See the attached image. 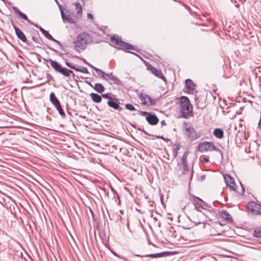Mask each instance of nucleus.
I'll return each mask as SVG.
<instances>
[{"label": "nucleus", "mask_w": 261, "mask_h": 261, "mask_svg": "<svg viewBox=\"0 0 261 261\" xmlns=\"http://www.w3.org/2000/svg\"><path fill=\"white\" fill-rule=\"evenodd\" d=\"M177 166H178V170L181 172V174H187V172H189L190 179H192L193 174V170H190L189 167L188 166V163H178Z\"/></svg>", "instance_id": "11"}, {"label": "nucleus", "mask_w": 261, "mask_h": 261, "mask_svg": "<svg viewBox=\"0 0 261 261\" xmlns=\"http://www.w3.org/2000/svg\"><path fill=\"white\" fill-rule=\"evenodd\" d=\"M65 64H66V65L68 67H69V68H70L71 69H74V70H75V68H76V65H74V64H72V63H70V62H68L67 60H66V61H65Z\"/></svg>", "instance_id": "35"}, {"label": "nucleus", "mask_w": 261, "mask_h": 261, "mask_svg": "<svg viewBox=\"0 0 261 261\" xmlns=\"http://www.w3.org/2000/svg\"><path fill=\"white\" fill-rule=\"evenodd\" d=\"M186 90L189 93L193 92L195 89V85L190 79H187L185 81Z\"/></svg>", "instance_id": "17"}, {"label": "nucleus", "mask_w": 261, "mask_h": 261, "mask_svg": "<svg viewBox=\"0 0 261 261\" xmlns=\"http://www.w3.org/2000/svg\"><path fill=\"white\" fill-rule=\"evenodd\" d=\"M61 15L64 22H68L70 23H74L76 22L74 16L72 13H64L60 9Z\"/></svg>", "instance_id": "13"}, {"label": "nucleus", "mask_w": 261, "mask_h": 261, "mask_svg": "<svg viewBox=\"0 0 261 261\" xmlns=\"http://www.w3.org/2000/svg\"><path fill=\"white\" fill-rule=\"evenodd\" d=\"M161 124H162V125H166V123L165 121V120H162L161 121Z\"/></svg>", "instance_id": "43"}, {"label": "nucleus", "mask_w": 261, "mask_h": 261, "mask_svg": "<svg viewBox=\"0 0 261 261\" xmlns=\"http://www.w3.org/2000/svg\"><path fill=\"white\" fill-rule=\"evenodd\" d=\"M125 108L126 109L130 110V111H134L136 110L134 106H133L132 104L130 103H126L125 105Z\"/></svg>", "instance_id": "36"}, {"label": "nucleus", "mask_w": 261, "mask_h": 261, "mask_svg": "<svg viewBox=\"0 0 261 261\" xmlns=\"http://www.w3.org/2000/svg\"><path fill=\"white\" fill-rule=\"evenodd\" d=\"M156 138H161V139H162L163 140H165V139L164 138L163 136H156Z\"/></svg>", "instance_id": "47"}, {"label": "nucleus", "mask_w": 261, "mask_h": 261, "mask_svg": "<svg viewBox=\"0 0 261 261\" xmlns=\"http://www.w3.org/2000/svg\"><path fill=\"white\" fill-rule=\"evenodd\" d=\"M254 237L261 238V229L255 230L253 232Z\"/></svg>", "instance_id": "34"}, {"label": "nucleus", "mask_w": 261, "mask_h": 261, "mask_svg": "<svg viewBox=\"0 0 261 261\" xmlns=\"http://www.w3.org/2000/svg\"><path fill=\"white\" fill-rule=\"evenodd\" d=\"M109 80L117 85H121L120 80L117 76L113 75L112 73H110V79Z\"/></svg>", "instance_id": "26"}, {"label": "nucleus", "mask_w": 261, "mask_h": 261, "mask_svg": "<svg viewBox=\"0 0 261 261\" xmlns=\"http://www.w3.org/2000/svg\"><path fill=\"white\" fill-rule=\"evenodd\" d=\"M216 149L215 145L210 142L204 141L199 143L197 150L201 152L211 151Z\"/></svg>", "instance_id": "7"}, {"label": "nucleus", "mask_w": 261, "mask_h": 261, "mask_svg": "<svg viewBox=\"0 0 261 261\" xmlns=\"http://www.w3.org/2000/svg\"><path fill=\"white\" fill-rule=\"evenodd\" d=\"M223 232L222 225L220 223H216L210 227L208 233L210 236H218Z\"/></svg>", "instance_id": "9"}, {"label": "nucleus", "mask_w": 261, "mask_h": 261, "mask_svg": "<svg viewBox=\"0 0 261 261\" xmlns=\"http://www.w3.org/2000/svg\"><path fill=\"white\" fill-rule=\"evenodd\" d=\"M88 84L93 88V87H94V86H93L90 83H88Z\"/></svg>", "instance_id": "49"}, {"label": "nucleus", "mask_w": 261, "mask_h": 261, "mask_svg": "<svg viewBox=\"0 0 261 261\" xmlns=\"http://www.w3.org/2000/svg\"><path fill=\"white\" fill-rule=\"evenodd\" d=\"M111 42L117 46V47L120 49H122L123 44L125 42L121 40V38L119 36H116L115 35L111 37Z\"/></svg>", "instance_id": "14"}, {"label": "nucleus", "mask_w": 261, "mask_h": 261, "mask_svg": "<svg viewBox=\"0 0 261 261\" xmlns=\"http://www.w3.org/2000/svg\"><path fill=\"white\" fill-rule=\"evenodd\" d=\"M76 71H79L84 73H88V70L86 67H77L75 69Z\"/></svg>", "instance_id": "29"}, {"label": "nucleus", "mask_w": 261, "mask_h": 261, "mask_svg": "<svg viewBox=\"0 0 261 261\" xmlns=\"http://www.w3.org/2000/svg\"><path fill=\"white\" fill-rule=\"evenodd\" d=\"M44 36L48 40H51L52 41L57 43L59 45L61 46V43L59 41L54 38L48 32H46Z\"/></svg>", "instance_id": "27"}, {"label": "nucleus", "mask_w": 261, "mask_h": 261, "mask_svg": "<svg viewBox=\"0 0 261 261\" xmlns=\"http://www.w3.org/2000/svg\"><path fill=\"white\" fill-rule=\"evenodd\" d=\"M91 67L93 68L94 69V70L96 72V73L101 77H102L105 73L103 71L96 67H94L93 66H91Z\"/></svg>", "instance_id": "31"}, {"label": "nucleus", "mask_w": 261, "mask_h": 261, "mask_svg": "<svg viewBox=\"0 0 261 261\" xmlns=\"http://www.w3.org/2000/svg\"><path fill=\"white\" fill-rule=\"evenodd\" d=\"M178 150H179L178 145H176L175 147H174L173 149V155L174 158H175L177 156Z\"/></svg>", "instance_id": "33"}, {"label": "nucleus", "mask_w": 261, "mask_h": 261, "mask_svg": "<svg viewBox=\"0 0 261 261\" xmlns=\"http://www.w3.org/2000/svg\"><path fill=\"white\" fill-rule=\"evenodd\" d=\"M184 129L185 135L190 141H193L199 137L196 130L191 125H188L186 123H184Z\"/></svg>", "instance_id": "4"}, {"label": "nucleus", "mask_w": 261, "mask_h": 261, "mask_svg": "<svg viewBox=\"0 0 261 261\" xmlns=\"http://www.w3.org/2000/svg\"><path fill=\"white\" fill-rule=\"evenodd\" d=\"M80 117H81V118H82L83 119H85L86 118V117L85 116H82V115H80Z\"/></svg>", "instance_id": "48"}, {"label": "nucleus", "mask_w": 261, "mask_h": 261, "mask_svg": "<svg viewBox=\"0 0 261 261\" xmlns=\"http://www.w3.org/2000/svg\"><path fill=\"white\" fill-rule=\"evenodd\" d=\"M51 67L55 70V71L60 73L65 77H68L72 74L74 76L73 72L65 67H63L62 65L56 61L51 59L49 60Z\"/></svg>", "instance_id": "3"}, {"label": "nucleus", "mask_w": 261, "mask_h": 261, "mask_svg": "<svg viewBox=\"0 0 261 261\" xmlns=\"http://www.w3.org/2000/svg\"><path fill=\"white\" fill-rule=\"evenodd\" d=\"M248 211L252 214L259 215L261 214V205L255 202L251 201L248 203Z\"/></svg>", "instance_id": "10"}, {"label": "nucleus", "mask_w": 261, "mask_h": 261, "mask_svg": "<svg viewBox=\"0 0 261 261\" xmlns=\"http://www.w3.org/2000/svg\"><path fill=\"white\" fill-rule=\"evenodd\" d=\"M92 42L93 38L89 34L86 32L81 33L76 37L74 49L77 53H80L81 50L85 49L88 44Z\"/></svg>", "instance_id": "1"}, {"label": "nucleus", "mask_w": 261, "mask_h": 261, "mask_svg": "<svg viewBox=\"0 0 261 261\" xmlns=\"http://www.w3.org/2000/svg\"><path fill=\"white\" fill-rule=\"evenodd\" d=\"M147 121L150 125H155L159 122V119L154 114H149L146 117Z\"/></svg>", "instance_id": "16"}, {"label": "nucleus", "mask_w": 261, "mask_h": 261, "mask_svg": "<svg viewBox=\"0 0 261 261\" xmlns=\"http://www.w3.org/2000/svg\"><path fill=\"white\" fill-rule=\"evenodd\" d=\"M46 32H47V31H46V30H45L44 29V30H43V31H42V32H41V33H42V34H43V35H45V34H46Z\"/></svg>", "instance_id": "46"}, {"label": "nucleus", "mask_w": 261, "mask_h": 261, "mask_svg": "<svg viewBox=\"0 0 261 261\" xmlns=\"http://www.w3.org/2000/svg\"><path fill=\"white\" fill-rule=\"evenodd\" d=\"M221 217L226 220L228 222H232V219L229 213L226 211H223L221 213Z\"/></svg>", "instance_id": "21"}, {"label": "nucleus", "mask_w": 261, "mask_h": 261, "mask_svg": "<svg viewBox=\"0 0 261 261\" xmlns=\"http://www.w3.org/2000/svg\"><path fill=\"white\" fill-rule=\"evenodd\" d=\"M134 46L131 44H129L127 43L124 42L123 45L122 46V49H134Z\"/></svg>", "instance_id": "30"}, {"label": "nucleus", "mask_w": 261, "mask_h": 261, "mask_svg": "<svg viewBox=\"0 0 261 261\" xmlns=\"http://www.w3.org/2000/svg\"><path fill=\"white\" fill-rule=\"evenodd\" d=\"M203 160L205 162H207V163L209 162V159H208V158H207L206 157H204L203 158Z\"/></svg>", "instance_id": "42"}, {"label": "nucleus", "mask_w": 261, "mask_h": 261, "mask_svg": "<svg viewBox=\"0 0 261 261\" xmlns=\"http://www.w3.org/2000/svg\"><path fill=\"white\" fill-rule=\"evenodd\" d=\"M75 9L77 14L79 16H81L82 14V7L80 3H76L75 5Z\"/></svg>", "instance_id": "28"}, {"label": "nucleus", "mask_w": 261, "mask_h": 261, "mask_svg": "<svg viewBox=\"0 0 261 261\" xmlns=\"http://www.w3.org/2000/svg\"><path fill=\"white\" fill-rule=\"evenodd\" d=\"M102 78L107 81L109 80L110 79V73L108 74L105 72Z\"/></svg>", "instance_id": "37"}, {"label": "nucleus", "mask_w": 261, "mask_h": 261, "mask_svg": "<svg viewBox=\"0 0 261 261\" xmlns=\"http://www.w3.org/2000/svg\"><path fill=\"white\" fill-rule=\"evenodd\" d=\"M90 95L94 102L96 103H99L101 102V97L99 95L96 93H92Z\"/></svg>", "instance_id": "23"}, {"label": "nucleus", "mask_w": 261, "mask_h": 261, "mask_svg": "<svg viewBox=\"0 0 261 261\" xmlns=\"http://www.w3.org/2000/svg\"><path fill=\"white\" fill-rule=\"evenodd\" d=\"M139 99L142 104L144 105L152 106L155 103L154 100L146 94H141L139 96Z\"/></svg>", "instance_id": "12"}, {"label": "nucleus", "mask_w": 261, "mask_h": 261, "mask_svg": "<svg viewBox=\"0 0 261 261\" xmlns=\"http://www.w3.org/2000/svg\"><path fill=\"white\" fill-rule=\"evenodd\" d=\"M12 8L14 12L18 14L20 18L25 20L30 24H33V23L31 22V21L28 19L27 16L25 14L20 12L17 8L13 7Z\"/></svg>", "instance_id": "20"}, {"label": "nucleus", "mask_w": 261, "mask_h": 261, "mask_svg": "<svg viewBox=\"0 0 261 261\" xmlns=\"http://www.w3.org/2000/svg\"><path fill=\"white\" fill-rule=\"evenodd\" d=\"M110 93H105V94H102L101 95V96L103 97V98H108L109 99V100H112V97L110 96Z\"/></svg>", "instance_id": "38"}, {"label": "nucleus", "mask_w": 261, "mask_h": 261, "mask_svg": "<svg viewBox=\"0 0 261 261\" xmlns=\"http://www.w3.org/2000/svg\"><path fill=\"white\" fill-rule=\"evenodd\" d=\"M15 33L17 37L23 42H26L27 38L24 33L19 28L14 25Z\"/></svg>", "instance_id": "18"}, {"label": "nucleus", "mask_w": 261, "mask_h": 261, "mask_svg": "<svg viewBox=\"0 0 261 261\" xmlns=\"http://www.w3.org/2000/svg\"><path fill=\"white\" fill-rule=\"evenodd\" d=\"M223 131L220 128H216L214 131V135L216 137L221 139L223 137Z\"/></svg>", "instance_id": "25"}, {"label": "nucleus", "mask_w": 261, "mask_h": 261, "mask_svg": "<svg viewBox=\"0 0 261 261\" xmlns=\"http://www.w3.org/2000/svg\"><path fill=\"white\" fill-rule=\"evenodd\" d=\"M87 18L88 19H92L93 18V16L90 13H88L87 14Z\"/></svg>", "instance_id": "41"}, {"label": "nucleus", "mask_w": 261, "mask_h": 261, "mask_svg": "<svg viewBox=\"0 0 261 261\" xmlns=\"http://www.w3.org/2000/svg\"><path fill=\"white\" fill-rule=\"evenodd\" d=\"M33 24H34L35 27H36L37 28H39V30L41 32H42L43 30H44V29H43L42 27H38L37 24H35L34 23Z\"/></svg>", "instance_id": "39"}, {"label": "nucleus", "mask_w": 261, "mask_h": 261, "mask_svg": "<svg viewBox=\"0 0 261 261\" xmlns=\"http://www.w3.org/2000/svg\"><path fill=\"white\" fill-rule=\"evenodd\" d=\"M169 254V252H163L161 253H155V254H150L144 255H141L139 254H135V256H139V257H151L152 258H158L164 256L165 255H168Z\"/></svg>", "instance_id": "15"}, {"label": "nucleus", "mask_w": 261, "mask_h": 261, "mask_svg": "<svg viewBox=\"0 0 261 261\" xmlns=\"http://www.w3.org/2000/svg\"><path fill=\"white\" fill-rule=\"evenodd\" d=\"M107 103L110 107L112 108L115 110H121V108L119 106V103L114 101L113 99L109 100Z\"/></svg>", "instance_id": "22"}, {"label": "nucleus", "mask_w": 261, "mask_h": 261, "mask_svg": "<svg viewBox=\"0 0 261 261\" xmlns=\"http://www.w3.org/2000/svg\"><path fill=\"white\" fill-rule=\"evenodd\" d=\"M188 153H189L188 151L185 152V153H184V154L182 156L181 163H188L187 157H188Z\"/></svg>", "instance_id": "32"}, {"label": "nucleus", "mask_w": 261, "mask_h": 261, "mask_svg": "<svg viewBox=\"0 0 261 261\" xmlns=\"http://www.w3.org/2000/svg\"><path fill=\"white\" fill-rule=\"evenodd\" d=\"M49 98H50V100L51 102L56 107V108L58 110L59 113L62 116H65V114L61 108L60 102L59 100L58 99V98L56 97V96H55L54 92H51L50 94Z\"/></svg>", "instance_id": "8"}, {"label": "nucleus", "mask_w": 261, "mask_h": 261, "mask_svg": "<svg viewBox=\"0 0 261 261\" xmlns=\"http://www.w3.org/2000/svg\"><path fill=\"white\" fill-rule=\"evenodd\" d=\"M93 88L98 93L103 92L105 89L104 86L100 83L95 84Z\"/></svg>", "instance_id": "24"}, {"label": "nucleus", "mask_w": 261, "mask_h": 261, "mask_svg": "<svg viewBox=\"0 0 261 261\" xmlns=\"http://www.w3.org/2000/svg\"><path fill=\"white\" fill-rule=\"evenodd\" d=\"M139 113H140V114L142 116H144V115L147 114V113L146 112H144V111H140Z\"/></svg>", "instance_id": "40"}, {"label": "nucleus", "mask_w": 261, "mask_h": 261, "mask_svg": "<svg viewBox=\"0 0 261 261\" xmlns=\"http://www.w3.org/2000/svg\"><path fill=\"white\" fill-rule=\"evenodd\" d=\"M46 32H47V31H46V30H45L44 29V30H43V31H42V32H41V33H42V34H43V35H45V34H46Z\"/></svg>", "instance_id": "45"}, {"label": "nucleus", "mask_w": 261, "mask_h": 261, "mask_svg": "<svg viewBox=\"0 0 261 261\" xmlns=\"http://www.w3.org/2000/svg\"><path fill=\"white\" fill-rule=\"evenodd\" d=\"M180 111L181 116L186 119H188L192 116L193 107L190 100L186 96H182L180 100Z\"/></svg>", "instance_id": "2"}, {"label": "nucleus", "mask_w": 261, "mask_h": 261, "mask_svg": "<svg viewBox=\"0 0 261 261\" xmlns=\"http://www.w3.org/2000/svg\"><path fill=\"white\" fill-rule=\"evenodd\" d=\"M83 62H84V63H85L86 64H88L89 66H90V67H91V66H92L91 65H90V64H89V63H88L87 62V61H86V60H85V59H83Z\"/></svg>", "instance_id": "44"}, {"label": "nucleus", "mask_w": 261, "mask_h": 261, "mask_svg": "<svg viewBox=\"0 0 261 261\" xmlns=\"http://www.w3.org/2000/svg\"><path fill=\"white\" fill-rule=\"evenodd\" d=\"M196 207L197 206H195V209L191 211L190 215L188 218L194 223L198 224L202 223L201 218L204 217V214L198 210H196Z\"/></svg>", "instance_id": "6"}, {"label": "nucleus", "mask_w": 261, "mask_h": 261, "mask_svg": "<svg viewBox=\"0 0 261 261\" xmlns=\"http://www.w3.org/2000/svg\"><path fill=\"white\" fill-rule=\"evenodd\" d=\"M224 178L226 186L229 187L230 190L237 191V192L239 193V191H237V186L232 177H231L229 175L226 174L224 175ZM240 184L241 186V193L240 192V193L243 194L245 189L242 183L240 182Z\"/></svg>", "instance_id": "5"}, {"label": "nucleus", "mask_w": 261, "mask_h": 261, "mask_svg": "<svg viewBox=\"0 0 261 261\" xmlns=\"http://www.w3.org/2000/svg\"><path fill=\"white\" fill-rule=\"evenodd\" d=\"M74 58H79V57H77V56H74Z\"/></svg>", "instance_id": "50"}, {"label": "nucleus", "mask_w": 261, "mask_h": 261, "mask_svg": "<svg viewBox=\"0 0 261 261\" xmlns=\"http://www.w3.org/2000/svg\"><path fill=\"white\" fill-rule=\"evenodd\" d=\"M150 71L152 72V74L155 75L156 76L158 77L159 78L161 79L164 81H166V77L163 75L162 72L161 70H158L154 67H151L150 68Z\"/></svg>", "instance_id": "19"}]
</instances>
